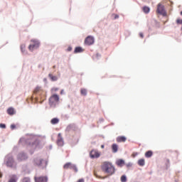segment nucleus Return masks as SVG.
I'll return each instance as SVG.
<instances>
[{
  "label": "nucleus",
  "instance_id": "f257e3e1",
  "mask_svg": "<svg viewBox=\"0 0 182 182\" xmlns=\"http://www.w3.org/2000/svg\"><path fill=\"white\" fill-rule=\"evenodd\" d=\"M101 168L104 173H106L108 176H113L114 174V166L110 162L105 161L101 166Z\"/></svg>",
  "mask_w": 182,
  "mask_h": 182
},
{
  "label": "nucleus",
  "instance_id": "f03ea898",
  "mask_svg": "<svg viewBox=\"0 0 182 182\" xmlns=\"http://www.w3.org/2000/svg\"><path fill=\"white\" fill-rule=\"evenodd\" d=\"M5 163L7 167H14V164H15V161L14 160V156L11 154H8L5 157Z\"/></svg>",
  "mask_w": 182,
  "mask_h": 182
},
{
  "label": "nucleus",
  "instance_id": "7ed1b4c3",
  "mask_svg": "<svg viewBox=\"0 0 182 182\" xmlns=\"http://www.w3.org/2000/svg\"><path fill=\"white\" fill-rule=\"evenodd\" d=\"M31 43L28 46L29 50L32 52L34 49H38V48H39V41L36 40H31Z\"/></svg>",
  "mask_w": 182,
  "mask_h": 182
},
{
  "label": "nucleus",
  "instance_id": "20e7f679",
  "mask_svg": "<svg viewBox=\"0 0 182 182\" xmlns=\"http://www.w3.org/2000/svg\"><path fill=\"white\" fill-rule=\"evenodd\" d=\"M63 168H64V170H68L70 168V170H73L75 173H77V168L76 167V166H75L74 164H73L70 162L66 163L63 166Z\"/></svg>",
  "mask_w": 182,
  "mask_h": 182
},
{
  "label": "nucleus",
  "instance_id": "39448f33",
  "mask_svg": "<svg viewBox=\"0 0 182 182\" xmlns=\"http://www.w3.org/2000/svg\"><path fill=\"white\" fill-rule=\"evenodd\" d=\"M157 14H159L160 15H163L164 16H166V10L164 9V6L161 4H159L157 6Z\"/></svg>",
  "mask_w": 182,
  "mask_h": 182
},
{
  "label": "nucleus",
  "instance_id": "423d86ee",
  "mask_svg": "<svg viewBox=\"0 0 182 182\" xmlns=\"http://www.w3.org/2000/svg\"><path fill=\"white\" fill-rule=\"evenodd\" d=\"M58 102H59V95H53L49 99V104L50 106H53V105L58 103Z\"/></svg>",
  "mask_w": 182,
  "mask_h": 182
},
{
  "label": "nucleus",
  "instance_id": "0eeeda50",
  "mask_svg": "<svg viewBox=\"0 0 182 182\" xmlns=\"http://www.w3.org/2000/svg\"><path fill=\"white\" fill-rule=\"evenodd\" d=\"M91 159H99L100 157V152L96 149H92L90 153Z\"/></svg>",
  "mask_w": 182,
  "mask_h": 182
},
{
  "label": "nucleus",
  "instance_id": "6e6552de",
  "mask_svg": "<svg viewBox=\"0 0 182 182\" xmlns=\"http://www.w3.org/2000/svg\"><path fill=\"white\" fill-rule=\"evenodd\" d=\"M56 144L60 147H62L65 144V142L63 141V137L62 136V134L60 133L58 134Z\"/></svg>",
  "mask_w": 182,
  "mask_h": 182
},
{
  "label": "nucleus",
  "instance_id": "1a4fd4ad",
  "mask_svg": "<svg viewBox=\"0 0 182 182\" xmlns=\"http://www.w3.org/2000/svg\"><path fill=\"white\" fill-rule=\"evenodd\" d=\"M85 45L90 46V45H93L95 43V38L90 36H87L85 40Z\"/></svg>",
  "mask_w": 182,
  "mask_h": 182
},
{
  "label": "nucleus",
  "instance_id": "9d476101",
  "mask_svg": "<svg viewBox=\"0 0 182 182\" xmlns=\"http://www.w3.org/2000/svg\"><path fill=\"white\" fill-rule=\"evenodd\" d=\"M26 159H28V156L25 153H20L17 156L18 161H23V160H26Z\"/></svg>",
  "mask_w": 182,
  "mask_h": 182
},
{
  "label": "nucleus",
  "instance_id": "9b49d317",
  "mask_svg": "<svg viewBox=\"0 0 182 182\" xmlns=\"http://www.w3.org/2000/svg\"><path fill=\"white\" fill-rule=\"evenodd\" d=\"M36 182H48V177L46 176H39L34 178Z\"/></svg>",
  "mask_w": 182,
  "mask_h": 182
},
{
  "label": "nucleus",
  "instance_id": "f8f14e48",
  "mask_svg": "<svg viewBox=\"0 0 182 182\" xmlns=\"http://www.w3.org/2000/svg\"><path fill=\"white\" fill-rule=\"evenodd\" d=\"M127 140L126 136H120L117 138V143H124Z\"/></svg>",
  "mask_w": 182,
  "mask_h": 182
},
{
  "label": "nucleus",
  "instance_id": "ddd939ff",
  "mask_svg": "<svg viewBox=\"0 0 182 182\" xmlns=\"http://www.w3.org/2000/svg\"><path fill=\"white\" fill-rule=\"evenodd\" d=\"M116 164H117V166H118V167H123V166H124V160H123V159H118L116 161Z\"/></svg>",
  "mask_w": 182,
  "mask_h": 182
},
{
  "label": "nucleus",
  "instance_id": "4468645a",
  "mask_svg": "<svg viewBox=\"0 0 182 182\" xmlns=\"http://www.w3.org/2000/svg\"><path fill=\"white\" fill-rule=\"evenodd\" d=\"M7 113L8 114H9L10 116H14V114H15L16 112H15V109H14V107H9L7 109Z\"/></svg>",
  "mask_w": 182,
  "mask_h": 182
},
{
  "label": "nucleus",
  "instance_id": "2eb2a0df",
  "mask_svg": "<svg viewBox=\"0 0 182 182\" xmlns=\"http://www.w3.org/2000/svg\"><path fill=\"white\" fill-rule=\"evenodd\" d=\"M112 152L117 153L119 150V146L117 144H113L112 145Z\"/></svg>",
  "mask_w": 182,
  "mask_h": 182
},
{
  "label": "nucleus",
  "instance_id": "dca6fc26",
  "mask_svg": "<svg viewBox=\"0 0 182 182\" xmlns=\"http://www.w3.org/2000/svg\"><path fill=\"white\" fill-rule=\"evenodd\" d=\"M18 181V177L16 175L10 176V178L8 182H16Z\"/></svg>",
  "mask_w": 182,
  "mask_h": 182
},
{
  "label": "nucleus",
  "instance_id": "f3484780",
  "mask_svg": "<svg viewBox=\"0 0 182 182\" xmlns=\"http://www.w3.org/2000/svg\"><path fill=\"white\" fill-rule=\"evenodd\" d=\"M34 94H38V93H42V87L37 86L34 90H33Z\"/></svg>",
  "mask_w": 182,
  "mask_h": 182
},
{
  "label": "nucleus",
  "instance_id": "a211bd4d",
  "mask_svg": "<svg viewBox=\"0 0 182 182\" xmlns=\"http://www.w3.org/2000/svg\"><path fill=\"white\" fill-rule=\"evenodd\" d=\"M100 173H102V171L95 170L94 176H95V177H97V178H102V176L100 175Z\"/></svg>",
  "mask_w": 182,
  "mask_h": 182
},
{
  "label": "nucleus",
  "instance_id": "6ab92c4d",
  "mask_svg": "<svg viewBox=\"0 0 182 182\" xmlns=\"http://www.w3.org/2000/svg\"><path fill=\"white\" fill-rule=\"evenodd\" d=\"M48 77H50V79L53 81V82H56V80H58V77L55 76L52 74H49Z\"/></svg>",
  "mask_w": 182,
  "mask_h": 182
},
{
  "label": "nucleus",
  "instance_id": "aec40b11",
  "mask_svg": "<svg viewBox=\"0 0 182 182\" xmlns=\"http://www.w3.org/2000/svg\"><path fill=\"white\" fill-rule=\"evenodd\" d=\"M36 166H42L43 159H36L35 161Z\"/></svg>",
  "mask_w": 182,
  "mask_h": 182
},
{
  "label": "nucleus",
  "instance_id": "412c9836",
  "mask_svg": "<svg viewBox=\"0 0 182 182\" xmlns=\"http://www.w3.org/2000/svg\"><path fill=\"white\" fill-rule=\"evenodd\" d=\"M51 124H58L59 123V119L58 118H53L50 121Z\"/></svg>",
  "mask_w": 182,
  "mask_h": 182
},
{
  "label": "nucleus",
  "instance_id": "4be33fe9",
  "mask_svg": "<svg viewBox=\"0 0 182 182\" xmlns=\"http://www.w3.org/2000/svg\"><path fill=\"white\" fill-rule=\"evenodd\" d=\"M138 164H139V166H141V167H143V166H144V164H146V162H145L144 159H141L138 161Z\"/></svg>",
  "mask_w": 182,
  "mask_h": 182
},
{
  "label": "nucleus",
  "instance_id": "5701e85b",
  "mask_svg": "<svg viewBox=\"0 0 182 182\" xmlns=\"http://www.w3.org/2000/svg\"><path fill=\"white\" fill-rule=\"evenodd\" d=\"M80 52H83L82 47H76L75 49V53H80Z\"/></svg>",
  "mask_w": 182,
  "mask_h": 182
},
{
  "label": "nucleus",
  "instance_id": "b1692460",
  "mask_svg": "<svg viewBox=\"0 0 182 182\" xmlns=\"http://www.w3.org/2000/svg\"><path fill=\"white\" fill-rule=\"evenodd\" d=\"M151 156H153V151H148L145 153V157L150 158Z\"/></svg>",
  "mask_w": 182,
  "mask_h": 182
},
{
  "label": "nucleus",
  "instance_id": "393cba45",
  "mask_svg": "<svg viewBox=\"0 0 182 182\" xmlns=\"http://www.w3.org/2000/svg\"><path fill=\"white\" fill-rule=\"evenodd\" d=\"M80 93L81 95H82V96H86L87 95V90L85 88H82L80 90Z\"/></svg>",
  "mask_w": 182,
  "mask_h": 182
},
{
  "label": "nucleus",
  "instance_id": "a878e982",
  "mask_svg": "<svg viewBox=\"0 0 182 182\" xmlns=\"http://www.w3.org/2000/svg\"><path fill=\"white\" fill-rule=\"evenodd\" d=\"M143 11L144 12V14H149V12H150V8L147 7V6H144L142 8Z\"/></svg>",
  "mask_w": 182,
  "mask_h": 182
},
{
  "label": "nucleus",
  "instance_id": "bb28decb",
  "mask_svg": "<svg viewBox=\"0 0 182 182\" xmlns=\"http://www.w3.org/2000/svg\"><path fill=\"white\" fill-rule=\"evenodd\" d=\"M121 181L122 182H127V177H126L125 175H123L122 176H121Z\"/></svg>",
  "mask_w": 182,
  "mask_h": 182
},
{
  "label": "nucleus",
  "instance_id": "cd10ccee",
  "mask_svg": "<svg viewBox=\"0 0 182 182\" xmlns=\"http://www.w3.org/2000/svg\"><path fill=\"white\" fill-rule=\"evenodd\" d=\"M22 182H31V178H29L28 177H26L23 178Z\"/></svg>",
  "mask_w": 182,
  "mask_h": 182
},
{
  "label": "nucleus",
  "instance_id": "c85d7f7f",
  "mask_svg": "<svg viewBox=\"0 0 182 182\" xmlns=\"http://www.w3.org/2000/svg\"><path fill=\"white\" fill-rule=\"evenodd\" d=\"M25 48H26V46H25V44H22L21 46V52H25Z\"/></svg>",
  "mask_w": 182,
  "mask_h": 182
},
{
  "label": "nucleus",
  "instance_id": "c756f323",
  "mask_svg": "<svg viewBox=\"0 0 182 182\" xmlns=\"http://www.w3.org/2000/svg\"><path fill=\"white\" fill-rule=\"evenodd\" d=\"M74 126L73 125H69L68 127H67V131L68 132H70V130H72V129H73Z\"/></svg>",
  "mask_w": 182,
  "mask_h": 182
},
{
  "label": "nucleus",
  "instance_id": "7c9ffc66",
  "mask_svg": "<svg viewBox=\"0 0 182 182\" xmlns=\"http://www.w3.org/2000/svg\"><path fill=\"white\" fill-rule=\"evenodd\" d=\"M1 129H6V125L5 124H0Z\"/></svg>",
  "mask_w": 182,
  "mask_h": 182
},
{
  "label": "nucleus",
  "instance_id": "2f4dec72",
  "mask_svg": "<svg viewBox=\"0 0 182 182\" xmlns=\"http://www.w3.org/2000/svg\"><path fill=\"white\" fill-rule=\"evenodd\" d=\"M112 16H114V19H119V15L117 14H112Z\"/></svg>",
  "mask_w": 182,
  "mask_h": 182
},
{
  "label": "nucleus",
  "instance_id": "473e14b6",
  "mask_svg": "<svg viewBox=\"0 0 182 182\" xmlns=\"http://www.w3.org/2000/svg\"><path fill=\"white\" fill-rule=\"evenodd\" d=\"M16 126L14 124L11 125V130H14V129H16Z\"/></svg>",
  "mask_w": 182,
  "mask_h": 182
},
{
  "label": "nucleus",
  "instance_id": "72a5a7b5",
  "mask_svg": "<svg viewBox=\"0 0 182 182\" xmlns=\"http://www.w3.org/2000/svg\"><path fill=\"white\" fill-rule=\"evenodd\" d=\"M176 23L181 24L182 23V19H177Z\"/></svg>",
  "mask_w": 182,
  "mask_h": 182
},
{
  "label": "nucleus",
  "instance_id": "f704fd0d",
  "mask_svg": "<svg viewBox=\"0 0 182 182\" xmlns=\"http://www.w3.org/2000/svg\"><path fill=\"white\" fill-rule=\"evenodd\" d=\"M139 36H140V38H141V39H143V38H144V35L143 34V33H139Z\"/></svg>",
  "mask_w": 182,
  "mask_h": 182
},
{
  "label": "nucleus",
  "instance_id": "c9c22d12",
  "mask_svg": "<svg viewBox=\"0 0 182 182\" xmlns=\"http://www.w3.org/2000/svg\"><path fill=\"white\" fill-rule=\"evenodd\" d=\"M77 182H85V179L83 178L79 179Z\"/></svg>",
  "mask_w": 182,
  "mask_h": 182
},
{
  "label": "nucleus",
  "instance_id": "e433bc0d",
  "mask_svg": "<svg viewBox=\"0 0 182 182\" xmlns=\"http://www.w3.org/2000/svg\"><path fill=\"white\" fill-rule=\"evenodd\" d=\"M52 90H53V92H56V91L59 90V89H58V88H53Z\"/></svg>",
  "mask_w": 182,
  "mask_h": 182
},
{
  "label": "nucleus",
  "instance_id": "4c0bfd02",
  "mask_svg": "<svg viewBox=\"0 0 182 182\" xmlns=\"http://www.w3.org/2000/svg\"><path fill=\"white\" fill-rule=\"evenodd\" d=\"M68 52H70V50H72L71 47H69V48H68Z\"/></svg>",
  "mask_w": 182,
  "mask_h": 182
},
{
  "label": "nucleus",
  "instance_id": "58836bf2",
  "mask_svg": "<svg viewBox=\"0 0 182 182\" xmlns=\"http://www.w3.org/2000/svg\"><path fill=\"white\" fill-rule=\"evenodd\" d=\"M101 148L105 149V145H102Z\"/></svg>",
  "mask_w": 182,
  "mask_h": 182
},
{
  "label": "nucleus",
  "instance_id": "ea45409f",
  "mask_svg": "<svg viewBox=\"0 0 182 182\" xmlns=\"http://www.w3.org/2000/svg\"><path fill=\"white\" fill-rule=\"evenodd\" d=\"M60 94H61V95H63V90H61Z\"/></svg>",
  "mask_w": 182,
  "mask_h": 182
},
{
  "label": "nucleus",
  "instance_id": "a19ab883",
  "mask_svg": "<svg viewBox=\"0 0 182 182\" xmlns=\"http://www.w3.org/2000/svg\"><path fill=\"white\" fill-rule=\"evenodd\" d=\"M181 16H182V11H181Z\"/></svg>",
  "mask_w": 182,
  "mask_h": 182
},
{
  "label": "nucleus",
  "instance_id": "79ce46f5",
  "mask_svg": "<svg viewBox=\"0 0 182 182\" xmlns=\"http://www.w3.org/2000/svg\"><path fill=\"white\" fill-rule=\"evenodd\" d=\"M53 68V69H55V66L54 65Z\"/></svg>",
  "mask_w": 182,
  "mask_h": 182
}]
</instances>
